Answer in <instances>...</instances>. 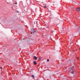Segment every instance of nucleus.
Listing matches in <instances>:
<instances>
[{"label": "nucleus", "instance_id": "f257e3e1", "mask_svg": "<svg viewBox=\"0 0 80 80\" xmlns=\"http://www.w3.org/2000/svg\"><path fill=\"white\" fill-rule=\"evenodd\" d=\"M31 33H30V34H32V33H34L36 32L35 30L33 28L31 30Z\"/></svg>", "mask_w": 80, "mask_h": 80}, {"label": "nucleus", "instance_id": "7ed1b4c3", "mask_svg": "<svg viewBox=\"0 0 80 80\" xmlns=\"http://www.w3.org/2000/svg\"><path fill=\"white\" fill-rule=\"evenodd\" d=\"M80 10V8H78L76 9V11L77 12H79Z\"/></svg>", "mask_w": 80, "mask_h": 80}, {"label": "nucleus", "instance_id": "423d86ee", "mask_svg": "<svg viewBox=\"0 0 80 80\" xmlns=\"http://www.w3.org/2000/svg\"><path fill=\"white\" fill-rule=\"evenodd\" d=\"M31 77H32V78H34L35 77L34 75H32L31 76Z\"/></svg>", "mask_w": 80, "mask_h": 80}, {"label": "nucleus", "instance_id": "39448f33", "mask_svg": "<svg viewBox=\"0 0 80 80\" xmlns=\"http://www.w3.org/2000/svg\"><path fill=\"white\" fill-rule=\"evenodd\" d=\"M33 63L34 65H36L37 64V63L35 61H33Z\"/></svg>", "mask_w": 80, "mask_h": 80}, {"label": "nucleus", "instance_id": "0eeeda50", "mask_svg": "<svg viewBox=\"0 0 80 80\" xmlns=\"http://www.w3.org/2000/svg\"><path fill=\"white\" fill-rule=\"evenodd\" d=\"M42 58H38V60H42Z\"/></svg>", "mask_w": 80, "mask_h": 80}, {"label": "nucleus", "instance_id": "9d476101", "mask_svg": "<svg viewBox=\"0 0 80 80\" xmlns=\"http://www.w3.org/2000/svg\"><path fill=\"white\" fill-rule=\"evenodd\" d=\"M77 58L78 59H79V58L78 57V58Z\"/></svg>", "mask_w": 80, "mask_h": 80}, {"label": "nucleus", "instance_id": "f03ea898", "mask_svg": "<svg viewBox=\"0 0 80 80\" xmlns=\"http://www.w3.org/2000/svg\"><path fill=\"white\" fill-rule=\"evenodd\" d=\"M70 72L71 73H72V74H73V73H75V71H73V70H72V69H70Z\"/></svg>", "mask_w": 80, "mask_h": 80}, {"label": "nucleus", "instance_id": "1a4fd4ad", "mask_svg": "<svg viewBox=\"0 0 80 80\" xmlns=\"http://www.w3.org/2000/svg\"><path fill=\"white\" fill-rule=\"evenodd\" d=\"M44 7L45 8H47V7H46V6H44Z\"/></svg>", "mask_w": 80, "mask_h": 80}, {"label": "nucleus", "instance_id": "20e7f679", "mask_svg": "<svg viewBox=\"0 0 80 80\" xmlns=\"http://www.w3.org/2000/svg\"><path fill=\"white\" fill-rule=\"evenodd\" d=\"M33 58L35 60H37L38 59V58L36 56L33 57Z\"/></svg>", "mask_w": 80, "mask_h": 80}, {"label": "nucleus", "instance_id": "6e6552de", "mask_svg": "<svg viewBox=\"0 0 80 80\" xmlns=\"http://www.w3.org/2000/svg\"><path fill=\"white\" fill-rule=\"evenodd\" d=\"M47 61L48 62L49 61V59H48L47 60Z\"/></svg>", "mask_w": 80, "mask_h": 80}, {"label": "nucleus", "instance_id": "9b49d317", "mask_svg": "<svg viewBox=\"0 0 80 80\" xmlns=\"http://www.w3.org/2000/svg\"><path fill=\"white\" fill-rule=\"evenodd\" d=\"M1 68H2V67Z\"/></svg>", "mask_w": 80, "mask_h": 80}]
</instances>
